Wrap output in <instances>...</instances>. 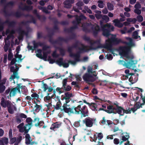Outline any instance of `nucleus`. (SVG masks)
<instances>
[{
    "instance_id": "1",
    "label": "nucleus",
    "mask_w": 145,
    "mask_h": 145,
    "mask_svg": "<svg viewBox=\"0 0 145 145\" xmlns=\"http://www.w3.org/2000/svg\"><path fill=\"white\" fill-rule=\"evenodd\" d=\"M83 39L85 41L89 42L90 45L89 47V50H95L97 48H101V40L99 39L96 40H91L89 37L85 36L83 37Z\"/></svg>"
},
{
    "instance_id": "2",
    "label": "nucleus",
    "mask_w": 145,
    "mask_h": 145,
    "mask_svg": "<svg viewBox=\"0 0 145 145\" xmlns=\"http://www.w3.org/2000/svg\"><path fill=\"white\" fill-rule=\"evenodd\" d=\"M106 43L104 48L110 51H112V44L117 45L120 43H123V42L120 39H118L115 37H112L110 39L106 40Z\"/></svg>"
},
{
    "instance_id": "3",
    "label": "nucleus",
    "mask_w": 145,
    "mask_h": 145,
    "mask_svg": "<svg viewBox=\"0 0 145 145\" xmlns=\"http://www.w3.org/2000/svg\"><path fill=\"white\" fill-rule=\"evenodd\" d=\"M1 105L4 108H7L8 112L11 114L14 113V110H16V108L11 102L9 100H5L3 97L1 99Z\"/></svg>"
},
{
    "instance_id": "4",
    "label": "nucleus",
    "mask_w": 145,
    "mask_h": 145,
    "mask_svg": "<svg viewBox=\"0 0 145 145\" xmlns=\"http://www.w3.org/2000/svg\"><path fill=\"white\" fill-rule=\"evenodd\" d=\"M81 114L82 116L84 117H86L88 116V111L86 105H84L82 108L80 105H79L76 107H75L73 111V112L71 113V114Z\"/></svg>"
},
{
    "instance_id": "5",
    "label": "nucleus",
    "mask_w": 145,
    "mask_h": 145,
    "mask_svg": "<svg viewBox=\"0 0 145 145\" xmlns=\"http://www.w3.org/2000/svg\"><path fill=\"white\" fill-rule=\"evenodd\" d=\"M14 5V2L11 1L8 2L5 5L3 12L5 14V16H14L16 18H19L21 16H22L23 14L22 13L20 12L17 11L15 12H11L10 13H9L6 10V7L10 5L12 6Z\"/></svg>"
},
{
    "instance_id": "6",
    "label": "nucleus",
    "mask_w": 145,
    "mask_h": 145,
    "mask_svg": "<svg viewBox=\"0 0 145 145\" xmlns=\"http://www.w3.org/2000/svg\"><path fill=\"white\" fill-rule=\"evenodd\" d=\"M82 48H78L79 51L77 52L76 54H70V57H73L74 60L77 61H80V54L82 53L83 52H88L89 51V50L87 46H84V45L82 44Z\"/></svg>"
},
{
    "instance_id": "7",
    "label": "nucleus",
    "mask_w": 145,
    "mask_h": 145,
    "mask_svg": "<svg viewBox=\"0 0 145 145\" xmlns=\"http://www.w3.org/2000/svg\"><path fill=\"white\" fill-rule=\"evenodd\" d=\"M118 51L120 55L129 59L131 58L129 56L130 48L126 46H120L118 48Z\"/></svg>"
},
{
    "instance_id": "8",
    "label": "nucleus",
    "mask_w": 145,
    "mask_h": 145,
    "mask_svg": "<svg viewBox=\"0 0 145 145\" xmlns=\"http://www.w3.org/2000/svg\"><path fill=\"white\" fill-rule=\"evenodd\" d=\"M70 99H64L65 100V103L63 105L61 111H64L66 113L69 114H71V113L73 112V111L75 107L72 106L70 107V105L67 104L70 101Z\"/></svg>"
},
{
    "instance_id": "9",
    "label": "nucleus",
    "mask_w": 145,
    "mask_h": 145,
    "mask_svg": "<svg viewBox=\"0 0 145 145\" xmlns=\"http://www.w3.org/2000/svg\"><path fill=\"white\" fill-rule=\"evenodd\" d=\"M102 22L101 23V27L102 31H103V35L106 37H108L110 34V27L111 25L108 24H106L104 25H102Z\"/></svg>"
},
{
    "instance_id": "10",
    "label": "nucleus",
    "mask_w": 145,
    "mask_h": 145,
    "mask_svg": "<svg viewBox=\"0 0 145 145\" xmlns=\"http://www.w3.org/2000/svg\"><path fill=\"white\" fill-rule=\"evenodd\" d=\"M130 59H131L129 61L125 60L127 62L123 60H120L118 61L120 65L125 66L127 68H130L131 67L133 66L135 64V61L133 60V57Z\"/></svg>"
},
{
    "instance_id": "11",
    "label": "nucleus",
    "mask_w": 145,
    "mask_h": 145,
    "mask_svg": "<svg viewBox=\"0 0 145 145\" xmlns=\"http://www.w3.org/2000/svg\"><path fill=\"white\" fill-rule=\"evenodd\" d=\"M68 42V39H65L63 37H59L56 40H50L49 42L53 44H62V42Z\"/></svg>"
},
{
    "instance_id": "12",
    "label": "nucleus",
    "mask_w": 145,
    "mask_h": 145,
    "mask_svg": "<svg viewBox=\"0 0 145 145\" xmlns=\"http://www.w3.org/2000/svg\"><path fill=\"white\" fill-rule=\"evenodd\" d=\"M91 32L94 37H97L101 29L100 26L97 25H93L91 27Z\"/></svg>"
},
{
    "instance_id": "13",
    "label": "nucleus",
    "mask_w": 145,
    "mask_h": 145,
    "mask_svg": "<svg viewBox=\"0 0 145 145\" xmlns=\"http://www.w3.org/2000/svg\"><path fill=\"white\" fill-rule=\"evenodd\" d=\"M10 71L11 72H13V74L11 76L10 78V81H11L12 80H13V83L15 84V82L14 80V79L16 78L18 79L20 78V77L18 75L17 71L16 70L14 67L12 66L10 67Z\"/></svg>"
},
{
    "instance_id": "14",
    "label": "nucleus",
    "mask_w": 145,
    "mask_h": 145,
    "mask_svg": "<svg viewBox=\"0 0 145 145\" xmlns=\"http://www.w3.org/2000/svg\"><path fill=\"white\" fill-rule=\"evenodd\" d=\"M83 80L87 82H93L95 81L96 79L93 77L92 74L86 73L83 76Z\"/></svg>"
},
{
    "instance_id": "15",
    "label": "nucleus",
    "mask_w": 145,
    "mask_h": 145,
    "mask_svg": "<svg viewBox=\"0 0 145 145\" xmlns=\"http://www.w3.org/2000/svg\"><path fill=\"white\" fill-rule=\"evenodd\" d=\"M24 125V123H21L17 127L19 129V131L21 133L24 132V133H27L28 132L29 130L30 129V127L27 129V127L26 125L23 126Z\"/></svg>"
},
{
    "instance_id": "16",
    "label": "nucleus",
    "mask_w": 145,
    "mask_h": 145,
    "mask_svg": "<svg viewBox=\"0 0 145 145\" xmlns=\"http://www.w3.org/2000/svg\"><path fill=\"white\" fill-rule=\"evenodd\" d=\"M84 123L85 124L86 126L87 127H92L93 124V119L88 117L86 118L83 120Z\"/></svg>"
},
{
    "instance_id": "17",
    "label": "nucleus",
    "mask_w": 145,
    "mask_h": 145,
    "mask_svg": "<svg viewBox=\"0 0 145 145\" xmlns=\"http://www.w3.org/2000/svg\"><path fill=\"white\" fill-rule=\"evenodd\" d=\"M67 78L64 79L62 81V88L65 91H69L72 89L71 87L69 85H67Z\"/></svg>"
},
{
    "instance_id": "18",
    "label": "nucleus",
    "mask_w": 145,
    "mask_h": 145,
    "mask_svg": "<svg viewBox=\"0 0 145 145\" xmlns=\"http://www.w3.org/2000/svg\"><path fill=\"white\" fill-rule=\"evenodd\" d=\"M22 139L21 136H20L17 138L16 137L12 138L10 139V143L12 144L14 143V145H18L21 141Z\"/></svg>"
},
{
    "instance_id": "19",
    "label": "nucleus",
    "mask_w": 145,
    "mask_h": 145,
    "mask_svg": "<svg viewBox=\"0 0 145 145\" xmlns=\"http://www.w3.org/2000/svg\"><path fill=\"white\" fill-rule=\"evenodd\" d=\"M75 0H65L63 2L64 7L67 8H70L72 6V4L74 3Z\"/></svg>"
},
{
    "instance_id": "20",
    "label": "nucleus",
    "mask_w": 145,
    "mask_h": 145,
    "mask_svg": "<svg viewBox=\"0 0 145 145\" xmlns=\"http://www.w3.org/2000/svg\"><path fill=\"white\" fill-rule=\"evenodd\" d=\"M49 18L53 21L54 24V25L53 27V29L52 30H53L54 31H55V30H58L59 28L58 27L57 24L59 23V22L57 20L56 18H50V17Z\"/></svg>"
},
{
    "instance_id": "21",
    "label": "nucleus",
    "mask_w": 145,
    "mask_h": 145,
    "mask_svg": "<svg viewBox=\"0 0 145 145\" xmlns=\"http://www.w3.org/2000/svg\"><path fill=\"white\" fill-rule=\"evenodd\" d=\"M116 107L112 105H109L107 106V110H105V112L109 114L113 113L115 114Z\"/></svg>"
},
{
    "instance_id": "22",
    "label": "nucleus",
    "mask_w": 145,
    "mask_h": 145,
    "mask_svg": "<svg viewBox=\"0 0 145 145\" xmlns=\"http://www.w3.org/2000/svg\"><path fill=\"white\" fill-rule=\"evenodd\" d=\"M141 100L140 99L138 102H136V103L134 105V107H136V109L137 110L140 108H142V106L144 105L145 104V101L144 99L142 101V103H141Z\"/></svg>"
},
{
    "instance_id": "23",
    "label": "nucleus",
    "mask_w": 145,
    "mask_h": 145,
    "mask_svg": "<svg viewBox=\"0 0 145 145\" xmlns=\"http://www.w3.org/2000/svg\"><path fill=\"white\" fill-rule=\"evenodd\" d=\"M32 16L31 17V19L27 21L26 22L22 21L20 23V25L22 24L25 25L27 23H33L34 24H36V21L34 16L32 15Z\"/></svg>"
},
{
    "instance_id": "24",
    "label": "nucleus",
    "mask_w": 145,
    "mask_h": 145,
    "mask_svg": "<svg viewBox=\"0 0 145 145\" xmlns=\"http://www.w3.org/2000/svg\"><path fill=\"white\" fill-rule=\"evenodd\" d=\"M46 29L48 31V33L47 36L49 38V41L50 42V40H52V37L54 35L55 31L53 30H51V32H49V31L50 29V28L47 27L46 28Z\"/></svg>"
},
{
    "instance_id": "25",
    "label": "nucleus",
    "mask_w": 145,
    "mask_h": 145,
    "mask_svg": "<svg viewBox=\"0 0 145 145\" xmlns=\"http://www.w3.org/2000/svg\"><path fill=\"white\" fill-rule=\"evenodd\" d=\"M19 86H17L16 87L12 88L10 93V97L13 96L15 95L17 91L19 92Z\"/></svg>"
},
{
    "instance_id": "26",
    "label": "nucleus",
    "mask_w": 145,
    "mask_h": 145,
    "mask_svg": "<svg viewBox=\"0 0 145 145\" xmlns=\"http://www.w3.org/2000/svg\"><path fill=\"white\" fill-rule=\"evenodd\" d=\"M123 108L122 107L118 105H116V107L115 114L118 113L120 115V116H122L123 115H121L122 114V111L123 112Z\"/></svg>"
},
{
    "instance_id": "27",
    "label": "nucleus",
    "mask_w": 145,
    "mask_h": 145,
    "mask_svg": "<svg viewBox=\"0 0 145 145\" xmlns=\"http://www.w3.org/2000/svg\"><path fill=\"white\" fill-rule=\"evenodd\" d=\"M90 104L91 105H89L93 110L94 111H97V109L96 108H98V106L99 105V103H90Z\"/></svg>"
},
{
    "instance_id": "28",
    "label": "nucleus",
    "mask_w": 145,
    "mask_h": 145,
    "mask_svg": "<svg viewBox=\"0 0 145 145\" xmlns=\"http://www.w3.org/2000/svg\"><path fill=\"white\" fill-rule=\"evenodd\" d=\"M8 143V138L4 137L0 139V145H4V144L7 145Z\"/></svg>"
},
{
    "instance_id": "29",
    "label": "nucleus",
    "mask_w": 145,
    "mask_h": 145,
    "mask_svg": "<svg viewBox=\"0 0 145 145\" xmlns=\"http://www.w3.org/2000/svg\"><path fill=\"white\" fill-rule=\"evenodd\" d=\"M109 20V18L106 15H103L102 16V20L100 21V24L101 26V23L102 22V25H104L103 24L104 22L106 23L108 22Z\"/></svg>"
},
{
    "instance_id": "30",
    "label": "nucleus",
    "mask_w": 145,
    "mask_h": 145,
    "mask_svg": "<svg viewBox=\"0 0 145 145\" xmlns=\"http://www.w3.org/2000/svg\"><path fill=\"white\" fill-rule=\"evenodd\" d=\"M5 24H7L8 25V26L10 27H14L16 24V22L14 21H12L10 22L8 20H6L5 22Z\"/></svg>"
},
{
    "instance_id": "31",
    "label": "nucleus",
    "mask_w": 145,
    "mask_h": 145,
    "mask_svg": "<svg viewBox=\"0 0 145 145\" xmlns=\"http://www.w3.org/2000/svg\"><path fill=\"white\" fill-rule=\"evenodd\" d=\"M61 125V123L59 122H56L52 124L50 127V129L54 130L55 128L59 127Z\"/></svg>"
},
{
    "instance_id": "32",
    "label": "nucleus",
    "mask_w": 145,
    "mask_h": 145,
    "mask_svg": "<svg viewBox=\"0 0 145 145\" xmlns=\"http://www.w3.org/2000/svg\"><path fill=\"white\" fill-rule=\"evenodd\" d=\"M26 121L27 123V124H25L26 126L27 127H28V128L30 127L31 128L32 124V120L30 118H26Z\"/></svg>"
},
{
    "instance_id": "33",
    "label": "nucleus",
    "mask_w": 145,
    "mask_h": 145,
    "mask_svg": "<svg viewBox=\"0 0 145 145\" xmlns=\"http://www.w3.org/2000/svg\"><path fill=\"white\" fill-rule=\"evenodd\" d=\"M19 8L23 10L29 11L31 10L33 7L32 6L25 5L23 7H19Z\"/></svg>"
},
{
    "instance_id": "34",
    "label": "nucleus",
    "mask_w": 145,
    "mask_h": 145,
    "mask_svg": "<svg viewBox=\"0 0 145 145\" xmlns=\"http://www.w3.org/2000/svg\"><path fill=\"white\" fill-rule=\"evenodd\" d=\"M137 93L135 94L134 96H132V98L133 99V101H135V102H137V101L138 100L139 98V96H140V95H139L138 93H139V92L138 91L137 92Z\"/></svg>"
},
{
    "instance_id": "35",
    "label": "nucleus",
    "mask_w": 145,
    "mask_h": 145,
    "mask_svg": "<svg viewBox=\"0 0 145 145\" xmlns=\"http://www.w3.org/2000/svg\"><path fill=\"white\" fill-rule=\"evenodd\" d=\"M61 102L60 100L59 99V101L57 103L56 106L54 107L55 108L56 110H58L60 109L61 111V109H62V108H61Z\"/></svg>"
},
{
    "instance_id": "36",
    "label": "nucleus",
    "mask_w": 145,
    "mask_h": 145,
    "mask_svg": "<svg viewBox=\"0 0 145 145\" xmlns=\"http://www.w3.org/2000/svg\"><path fill=\"white\" fill-rule=\"evenodd\" d=\"M65 96L62 98V99L63 100L64 99H70L72 97V93H70L69 92H67L65 93Z\"/></svg>"
},
{
    "instance_id": "37",
    "label": "nucleus",
    "mask_w": 145,
    "mask_h": 145,
    "mask_svg": "<svg viewBox=\"0 0 145 145\" xmlns=\"http://www.w3.org/2000/svg\"><path fill=\"white\" fill-rule=\"evenodd\" d=\"M50 94V93H48L47 96H45L44 97V101L45 102H48L51 101V100L52 98V97H50L49 96V95Z\"/></svg>"
},
{
    "instance_id": "38",
    "label": "nucleus",
    "mask_w": 145,
    "mask_h": 145,
    "mask_svg": "<svg viewBox=\"0 0 145 145\" xmlns=\"http://www.w3.org/2000/svg\"><path fill=\"white\" fill-rule=\"evenodd\" d=\"M128 137L129 136L127 135H126L125 136H123L121 139L120 140V145H121L123 142L128 140Z\"/></svg>"
},
{
    "instance_id": "39",
    "label": "nucleus",
    "mask_w": 145,
    "mask_h": 145,
    "mask_svg": "<svg viewBox=\"0 0 145 145\" xmlns=\"http://www.w3.org/2000/svg\"><path fill=\"white\" fill-rule=\"evenodd\" d=\"M127 39L129 40V42L127 43V44L129 47V48H130L134 45V44L131 38L127 37Z\"/></svg>"
},
{
    "instance_id": "40",
    "label": "nucleus",
    "mask_w": 145,
    "mask_h": 145,
    "mask_svg": "<svg viewBox=\"0 0 145 145\" xmlns=\"http://www.w3.org/2000/svg\"><path fill=\"white\" fill-rule=\"evenodd\" d=\"M63 59L62 57L59 58L56 61V63H57L60 66H61L63 65Z\"/></svg>"
},
{
    "instance_id": "41",
    "label": "nucleus",
    "mask_w": 145,
    "mask_h": 145,
    "mask_svg": "<svg viewBox=\"0 0 145 145\" xmlns=\"http://www.w3.org/2000/svg\"><path fill=\"white\" fill-rule=\"evenodd\" d=\"M63 59L62 57L59 58L56 61V63H57L60 66H61L63 65Z\"/></svg>"
},
{
    "instance_id": "42",
    "label": "nucleus",
    "mask_w": 145,
    "mask_h": 145,
    "mask_svg": "<svg viewBox=\"0 0 145 145\" xmlns=\"http://www.w3.org/2000/svg\"><path fill=\"white\" fill-rule=\"evenodd\" d=\"M18 32L19 35L24 36V34H26V32L24 30H23L22 29V28L21 27L18 28Z\"/></svg>"
},
{
    "instance_id": "43",
    "label": "nucleus",
    "mask_w": 145,
    "mask_h": 145,
    "mask_svg": "<svg viewBox=\"0 0 145 145\" xmlns=\"http://www.w3.org/2000/svg\"><path fill=\"white\" fill-rule=\"evenodd\" d=\"M107 8L109 10H114V5H113L110 2H108L107 4Z\"/></svg>"
},
{
    "instance_id": "44",
    "label": "nucleus",
    "mask_w": 145,
    "mask_h": 145,
    "mask_svg": "<svg viewBox=\"0 0 145 145\" xmlns=\"http://www.w3.org/2000/svg\"><path fill=\"white\" fill-rule=\"evenodd\" d=\"M76 6L78 7V9L80 10H82V7L84 5L82 1H78L76 4Z\"/></svg>"
},
{
    "instance_id": "45",
    "label": "nucleus",
    "mask_w": 145,
    "mask_h": 145,
    "mask_svg": "<svg viewBox=\"0 0 145 145\" xmlns=\"http://www.w3.org/2000/svg\"><path fill=\"white\" fill-rule=\"evenodd\" d=\"M57 48L59 50V52L61 56H63L65 55V51L64 49L59 47H57Z\"/></svg>"
},
{
    "instance_id": "46",
    "label": "nucleus",
    "mask_w": 145,
    "mask_h": 145,
    "mask_svg": "<svg viewBox=\"0 0 145 145\" xmlns=\"http://www.w3.org/2000/svg\"><path fill=\"white\" fill-rule=\"evenodd\" d=\"M56 91L59 92V94L64 92V91L65 92V91L62 88H61L59 87H57L56 89Z\"/></svg>"
},
{
    "instance_id": "47",
    "label": "nucleus",
    "mask_w": 145,
    "mask_h": 145,
    "mask_svg": "<svg viewBox=\"0 0 145 145\" xmlns=\"http://www.w3.org/2000/svg\"><path fill=\"white\" fill-rule=\"evenodd\" d=\"M82 30L86 33H89L90 32V30L86 26L82 25Z\"/></svg>"
},
{
    "instance_id": "48",
    "label": "nucleus",
    "mask_w": 145,
    "mask_h": 145,
    "mask_svg": "<svg viewBox=\"0 0 145 145\" xmlns=\"http://www.w3.org/2000/svg\"><path fill=\"white\" fill-rule=\"evenodd\" d=\"M76 37V34L74 33H72V34L70 35L69 37L67 39H68V41L70 40L73 39L75 38Z\"/></svg>"
},
{
    "instance_id": "49",
    "label": "nucleus",
    "mask_w": 145,
    "mask_h": 145,
    "mask_svg": "<svg viewBox=\"0 0 145 145\" xmlns=\"http://www.w3.org/2000/svg\"><path fill=\"white\" fill-rule=\"evenodd\" d=\"M11 51V49H9V53L8 55V59L9 61L11 60L12 59L13 57V55L11 52H10Z\"/></svg>"
},
{
    "instance_id": "50",
    "label": "nucleus",
    "mask_w": 145,
    "mask_h": 145,
    "mask_svg": "<svg viewBox=\"0 0 145 145\" xmlns=\"http://www.w3.org/2000/svg\"><path fill=\"white\" fill-rule=\"evenodd\" d=\"M44 124V122L43 121H41L35 124V125L36 127L39 126V127H40L43 126Z\"/></svg>"
},
{
    "instance_id": "51",
    "label": "nucleus",
    "mask_w": 145,
    "mask_h": 145,
    "mask_svg": "<svg viewBox=\"0 0 145 145\" xmlns=\"http://www.w3.org/2000/svg\"><path fill=\"white\" fill-rule=\"evenodd\" d=\"M25 100L28 101H27V103H28L29 105H31V103L30 101L32 99V98L30 96H27L25 97Z\"/></svg>"
},
{
    "instance_id": "52",
    "label": "nucleus",
    "mask_w": 145,
    "mask_h": 145,
    "mask_svg": "<svg viewBox=\"0 0 145 145\" xmlns=\"http://www.w3.org/2000/svg\"><path fill=\"white\" fill-rule=\"evenodd\" d=\"M6 87L5 86L0 84V93H3L5 90Z\"/></svg>"
},
{
    "instance_id": "53",
    "label": "nucleus",
    "mask_w": 145,
    "mask_h": 145,
    "mask_svg": "<svg viewBox=\"0 0 145 145\" xmlns=\"http://www.w3.org/2000/svg\"><path fill=\"white\" fill-rule=\"evenodd\" d=\"M98 6L101 8H102L104 7V6L103 3V2L101 0H99L98 1Z\"/></svg>"
},
{
    "instance_id": "54",
    "label": "nucleus",
    "mask_w": 145,
    "mask_h": 145,
    "mask_svg": "<svg viewBox=\"0 0 145 145\" xmlns=\"http://www.w3.org/2000/svg\"><path fill=\"white\" fill-rule=\"evenodd\" d=\"M32 98H33V99H38L39 97V95L36 93H34L31 95Z\"/></svg>"
},
{
    "instance_id": "55",
    "label": "nucleus",
    "mask_w": 145,
    "mask_h": 145,
    "mask_svg": "<svg viewBox=\"0 0 145 145\" xmlns=\"http://www.w3.org/2000/svg\"><path fill=\"white\" fill-rule=\"evenodd\" d=\"M50 52H43V56H42L43 57L42 59H43L45 61H46L47 57L48 54Z\"/></svg>"
},
{
    "instance_id": "56",
    "label": "nucleus",
    "mask_w": 145,
    "mask_h": 145,
    "mask_svg": "<svg viewBox=\"0 0 145 145\" xmlns=\"http://www.w3.org/2000/svg\"><path fill=\"white\" fill-rule=\"evenodd\" d=\"M137 21L139 22H141L143 20V17L141 15H138L137 16Z\"/></svg>"
},
{
    "instance_id": "57",
    "label": "nucleus",
    "mask_w": 145,
    "mask_h": 145,
    "mask_svg": "<svg viewBox=\"0 0 145 145\" xmlns=\"http://www.w3.org/2000/svg\"><path fill=\"white\" fill-rule=\"evenodd\" d=\"M125 113L126 114H130L131 113V110L129 109V108L128 110H125L124 108L123 109V112H122V115H124Z\"/></svg>"
},
{
    "instance_id": "58",
    "label": "nucleus",
    "mask_w": 145,
    "mask_h": 145,
    "mask_svg": "<svg viewBox=\"0 0 145 145\" xmlns=\"http://www.w3.org/2000/svg\"><path fill=\"white\" fill-rule=\"evenodd\" d=\"M42 88L43 89L44 91L45 92L48 88V86L46 84L43 83Z\"/></svg>"
},
{
    "instance_id": "59",
    "label": "nucleus",
    "mask_w": 145,
    "mask_h": 145,
    "mask_svg": "<svg viewBox=\"0 0 145 145\" xmlns=\"http://www.w3.org/2000/svg\"><path fill=\"white\" fill-rule=\"evenodd\" d=\"M105 57L109 60H112L113 57L111 54H107L106 56H105Z\"/></svg>"
},
{
    "instance_id": "60",
    "label": "nucleus",
    "mask_w": 145,
    "mask_h": 145,
    "mask_svg": "<svg viewBox=\"0 0 145 145\" xmlns=\"http://www.w3.org/2000/svg\"><path fill=\"white\" fill-rule=\"evenodd\" d=\"M22 118H20L19 116H17L16 118V123L18 124L22 122Z\"/></svg>"
},
{
    "instance_id": "61",
    "label": "nucleus",
    "mask_w": 145,
    "mask_h": 145,
    "mask_svg": "<svg viewBox=\"0 0 145 145\" xmlns=\"http://www.w3.org/2000/svg\"><path fill=\"white\" fill-rule=\"evenodd\" d=\"M87 71L88 74H92V73H93L92 68L91 67H88L87 69Z\"/></svg>"
},
{
    "instance_id": "62",
    "label": "nucleus",
    "mask_w": 145,
    "mask_h": 145,
    "mask_svg": "<svg viewBox=\"0 0 145 145\" xmlns=\"http://www.w3.org/2000/svg\"><path fill=\"white\" fill-rule=\"evenodd\" d=\"M5 23L4 22H1L0 24V32L2 31L4 29V24Z\"/></svg>"
},
{
    "instance_id": "63",
    "label": "nucleus",
    "mask_w": 145,
    "mask_h": 145,
    "mask_svg": "<svg viewBox=\"0 0 145 145\" xmlns=\"http://www.w3.org/2000/svg\"><path fill=\"white\" fill-rule=\"evenodd\" d=\"M81 121L79 120L78 121H76L74 122V125L76 127H79L80 125V121Z\"/></svg>"
},
{
    "instance_id": "64",
    "label": "nucleus",
    "mask_w": 145,
    "mask_h": 145,
    "mask_svg": "<svg viewBox=\"0 0 145 145\" xmlns=\"http://www.w3.org/2000/svg\"><path fill=\"white\" fill-rule=\"evenodd\" d=\"M134 12L135 13H136L138 15H140L141 13V10L139 9H135Z\"/></svg>"
}]
</instances>
